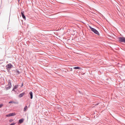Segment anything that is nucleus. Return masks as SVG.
Masks as SVG:
<instances>
[{
	"label": "nucleus",
	"mask_w": 125,
	"mask_h": 125,
	"mask_svg": "<svg viewBox=\"0 0 125 125\" xmlns=\"http://www.w3.org/2000/svg\"><path fill=\"white\" fill-rule=\"evenodd\" d=\"M89 27L91 30V31L93 32H94V33L98 35H99V32L96 29L92 28L90 26H89Z\"/></svg>",
	"instance_id": "nucleus-1"
},
{
	"label": "nucleus",
	"mask_w": 125,
	"mask_h": 125,
	"mask_svg": "<svg viewBox=\"0 0 125 125\" xmlns=\"http://www.w3.org/2000/svg\"><path fill=\"white\" fill-rule=\"evenodd\" d=\"M118 41L121 42L125 43V38L123 37H120L118 38Z\"/></svg>",
	"instance_id": "nucleus-2"
},
{
	"label": "nucleus",
	"mask_w": 125,
	"mask_h": 125,
	"mask_svg": "<svg viewBox=\"0 0 125 125\" xmlns=\"http://www.w3.org/2000/svg\"><path fill=\"white\" fill-rule=\"evenodd\" d=\"M12 65L11 63H9L7 64L6 66V69H10L11 68H12Z\"/></svg>",
	"instance_id": "nucleus-3"
},
{
	"label": "nucleus",
	"mask_w": 125,
	"mask_h": 125,
	"mask_svg": "<svg viewBox=\"0 0 125 125\" xmlns=\"http://www.w3.org/2000/svg\"><path fill=\"white\" fill-rule=\"evenodd\" d=\"M15 115V114L14 113H12L7 115H6V117L12 116Z\"/></svg>",
	"instance_id": "nucleus-4"
},
{
	"label": "nucleus",
	"mask_w": 125,
	"mask_h": 125,
	"mask_svg": "<svg viewBox=\"0 0 125 125\" xmlns=\"http://www.w3.org/2000/svg\"><path fill=\"white\" fill-rule=\"evenodd\" d=\"M24 11H21V15L22 18H23V19L25 20L26 19V17L24 15Z\"/></svg>",
	"instance_id": "nucleus-5"
},
{
	"label": "nucleus",
	"mask_w": 125,
	"mask_h": 125,
	"mask_svg": "<svg viewBox=\"0 0 125 125\" xmlns=\"http://www.w3.org/2000/svg\"><path fill=\"white\" fill-rule=\"evenodd\" d=\"M25 94V92H23L20 94L18 96L19 98H21Z\"/></svg>",
	"instance_id": "nucleus-6"
},
{
	"label": "nucleus",
	"mask_w": 125,
	"mask_h": 125,
	"mask_svg": "<svg viewBox=\"0 0 125 125\" xmlns=\"http://www.w3.org/2000/svg\"><path fill=\"white\" fill-rule=\"evenodd\" d=\"M29 94L30 96V98L31 99H32L33 98V93L31 91L30 92Z\"/></svg>",
	"instance_id": "nucleus-7"
},
{
	"label": "nucleus",
	"mask_w": 125,
	"mask_h": 125,
	"mask_svg": "<svg viewBox=\"0 0 125 125\" xmlns=\"http://www.w3.org/2000/svg\"><path fill=\"white\" fill-rule=\"evenodd\" d=\"M24 120L23 119H21L19 120V122L20 124H21L23 122Z\"/></svg>",
	"instance_id": "nucleus-8"
},
{
	"label": "nucleus",
	"mask_w": 125,
	"mask_h": 125,
	"mask_svg": "<svg viewBox=\"0 0 125 125\" xmlns=\"http://www.w3.org/2000/svg\"><path fill=\"white\" fill-rule=\"evenodd\" d=\"M8 85L9 86L11 87V82L10 80H9L8 81Z\"/></svg>",
	"instance_id": "nucleus-9"
},
{
	"label": "nucleus",
	"mask_w": 125,
	"mask_h": 125,
	"mask_svg": "<svg viewBox=\"0 0 125 125\" xmlns=\"http://www.w3.org/2000/svg\"><path fill=\"white\" fill-rule=\"evenodd\" d=\"M73 69H81V68L80 67H74L73 68Z\"/></svg>",
	"instance_id": "nucleus-10"
},
{
	"label": "nucleus",
	"mask_w": 125,
	"mask_h": 125,
	"mask_svg": "<svg viewBox=\"0 0 125 125\" xmlns=\"http://www.w3.org/2000/svg\"><path fill=\"white\" fill-rule=\"evenodd\" d=\"M27 108V106H25L23 109V111H25L26 110Z\"/></svg>",
	"instance_id": "nucleus-11"
},
{
	"label": "nucleus",
	"mask_w": 125,
	"mask_h": 125,
	"mask_svg": "<svg viewBox=\"0 0 125 125\" xmlns=\"http://www.w3.org/2000/svg\"><path fill=\"white\" fill-rule=\"evenodd\" d=\"M18 85H15L14 87V88L15 89H16L18 88Z\"/></svg>",
	"instance_id": "nucleus-12"
},
{
	"label": "nucleus",
	"mask_w": 125,
	"mask_h": 125,
	"mask_svg": "<svg viewBox=\"0 0 125 125\" xmlns=\"http://www.w3.org/2000/svg\"><path fill=\"white\" fill-rule=\"evenodd\" d=\"M11 87L10 86H9V87H7L6 88V90H8V89H10Z\"/></svg>",
	"instance_id": "nucleus-13"
},
{
	"label": "nucleus",
	"mask_w": 125,
	"mask_h": 125,
	"mask_svg": "<svg viewBox=\"0 0 125 125\" xmlns=\"http://www.w3.org/2000/svg\"><path fill=\"white\" fill-rule=\"evenodd\" d=\"M15 71V72L17 73L18 74H19L20 73L19 71L18 70H16Z\"/></svg>",
	"instance_id": "nucleus-14"
},
{
	"label": "nucleus",
	"mask_w": 125,
	"mask_h": 125,
	"mask_svg": "<svg viewBox=\"0 0 125 125\" xmlns=\"http://www.w3.org/2000/svg\"><path fill=\"white\" fill-rule=\"evenodd\" d=\"M12 103H14V104L16 103L15 102H14L13 101H10L9 102V104Z\"/></svg>",
	"instance_id": "nucleus-15"
},
{
	"label": "nucleus",
	"mask_w": 125,
	"mask_h": 125,
	"mask_svg": "<svg viewBox=\"0 0 125 125\" xmlns=\"http://www.w3.org/2000/svg\"><path fill=\"white\" fill-rule=\"evenodd\" d=\"M15 124V123H12L10 125H14Z\"/></svg>",
	"instance_id": "nucleus-16"
},
{
	"label": "nucleus",
	"mask_w": 125,
	"mask_h": 125,
	"mask_svg": "<svg viewBox=\"0 0 125 125\" xmlns=\"http://www.w3.org/2000/svg\"><path fill=\"white\" fill-rule=\"evenodd\" d=\"M3 104H0V108H1V107L3 106Z\"/></svg>",
	"instance_id": "nucleus-17"
},
{
	"label": "nucleus",
	"mask_w": 125,
	"mask_h": 125,
	"mask_svg": "<svg viewBox=\"0 0 125 125\" xmlns=\"http://www.w3.org/2000/svg\"><path fill=\"white\" fill-rule=\"evenodd\" d=\"M23 83H22L21 85V87H22V86H23Z\"/></svg>",
	"instance_id": "nucleus-18"
},
{
	"label": "nucleus",
	"mask_w": 125,
	"mask_h": 125,
	"mask_svg": "<svg viewBox=\"0 0 125 125\" xmlns=\"http://www.w3.org/2000/svg\"><path fill=\"white\" fill-rule=\"evenodd\" d=\"M15 89H14V88H13L12 89V91H14L15 92Z\"/></svg>",
	"instance_id": "nucleus-19"
},
{
	"label": "nucleus",
	"mask_w": 125,
	"mask_h": 125,
	"mask_svg": "<svg viewBox=\"0 0 125 125\" xmlns=\"http://www.w3.org/2000/svg\"><path fill=\"white\" fill-rule=\"evenodd\" d=\"M71 71H72V69L71 68Z\"/></svg>",
	"instance_id": "nucleus-20"
},
{
	"label": "nucleus",
	"mask_w": 125,
	"mask_h": 125,
	"mask_svg": "<svg viewBox=\"0 0 125 125\" xmlns=\"http://www.w3.org/2000/svg\"><path fill=\"white\" fill-rule=\"evenodd\" d=\"M18 1H19V0H18Z\"/></svg>",
	"instance_id": "nucleus-21"
}]
</instances>
